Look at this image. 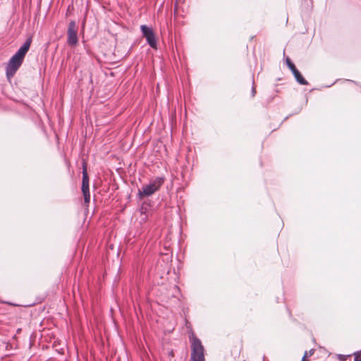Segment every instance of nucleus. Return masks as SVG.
<instances>
[{
	"mask_svg": "<svg viewBox=\"0 0 361 361\" xmlns=\"http://www.w3.org/2000/svg\"><path fill=\"white\" fill-rule=\"evenodd\" d=\"M189 341L191 348L190 360L192 361H205L204 348L200 339L192 331L189 335Z\"/></svg>",
	"mask_w": 361,
	"mask_h": 361,
	"instance_id": "1",
	"label": "nucleus"
},
{
	"mask_svg": "<svg viewBox=\"0 0 361 361\" xmlns=\"http://www.w3.org/2000/svg\"><path fill=\"white\" fill-rule=\"evenodd\" d=\"M23 62V59L20 56H17L16 54L12 56V57L9 59L6 67V74L7 78L9 79L13 77L16 71L22 65Z\"/></svg>",
	"mask_w": 361,
	"mask_h": 361,
	"instance_id": "2",
	"label": "nucleus"
},
{
	"mask_svg": "<svg viewBox=\"0 0 361 361\" xmlns=\"http://www.w3.org/2000/svg\"><path fill=\"white\" fill-rule=\"evenodd\" d=\"M140 30L142 36L145 38L147 44L152 49H157V42L155 33L151 27L146 25L140 26Z\"/></svg>",
	"mask_w": 361,
	"mask_h": 361,
	"instance_id": "3",
	"label": "nucleus"
},
{
	"mask_svg": "<svg viewBox=\"0 0 361 361\" xmlns=\"http://www.w3.org/2000/svg\"><path fill=\"white\" fill-rule=\"evenodd\" d=\"M78 27L74 20H71L67 29V44L71 47H75L78 43Z\"/></svg>",
	"mask_w": 361,
	"mask_h": 361,
	"instance_id": "4",
	"label": "nucleus"
},
{
	"mask_svg": "<svg viewBox=\"0 0 361 361\" xmlns=\"http://www.w3.org/2000/svg\"><path fill=\"white\" fill-rule=\"evenodd\" d=\"M286 63L288 68L292 72L293 75H294V78L295 80L300 84L302 85H308V82L303 78L300 72L297 69L295 64L292 62V61L287 57L286 59Z\"/></svg>",
	"mask_w": 361,
	"mask_h": 361,
	"instance_id": "5",
	"label": "nucleus"
},
{
	"mask_svg": "<svg viewBox=\"0 0 361 361\" xmlns=\"http://www.w3.org/2000/svg\"><path fill=\"white\" fill-rule=\"evenodd\" d=\"M31 43H32V38L28 37L25 41V42L23 44V45L16 52L15 54L20 56V58H22L24 60V58L30 47Z\"/></svg>",
	"mask_w": 361,
	"mask_h": 361,
	"instance_id": "6",
	"label": "nucleus"
},
{
	"mask_svg": "<svg viewBox=\"0 0 361 361\" xmlns=\"http://www.w3.org/2000/svg\"><path fill=\"white\" fill-rule=\"evenodd\" d=\"M157 190L149 183L142 188V190H139L138 196L140 199H142L144 197H149L152 195Z\"/></svg>",
	"mask_w": 361,
	"mask_h": 361,
	"instance_id": "7",
	"label": "nucleus"
},
{
	"mask_svg": "<svg viewBox=\"0 0 361 361\" xmlns=\"http://www.w3.org/2000/svg\"><path fill=\"white\" fill-rule=\"evenodd\" d=\"M82 192H85V190H90L89 186V176L87 171V166L85 163L82 164Z\"/></svg>",
	"mask_w": 361,
	"mask_h": 361,
	"instance_id": "8",
	"label": "nucleus"
},
{
	"mask_svg": "<svg viewBox=\"0 0 361 361\" xmlns=\"http://www.w3.org/2000/svg\"><path fill=\"white\" fill-rule=\"evenodd\" d=\"M165 178L164 176H158L152 179L149 184L157 191L164 184Z\"/></svg>",
	"mask_w": 361,
	"mask_h": 361,
	"instance_id": "9",
	"label": "nucleus"
},
{
	"mask_svg": "<svg viewBox=\"0 0 361 361\" xmlns=\"http://www.w3.org/2000/svg\"><path fill=\"white\" fill-rule=\"evenodd\" d=\"M84 197V202L85 204H88L90 202V190H85L82 192Z\"/></svg>",
	"mask_w": 361,
	"mask_h": 361,
	"instance_id": "10",
	"label": "nucleus"
},
{
	"mask_svg": "<svg viewBox=\"0 0 361 361\" xmlns=\"http://www.w3.org/2000/svg\"><path fill=\"white\" fill-rule=\"evenodd\" d=\"M354 355V361H361V351L355 352Z\"/></svg>",
	"mask_w": 361,
	"mask_h": 361,
	"instance_id": "11",
	"label": "nucleus"
},
{
	"mask_svg": "<svg viewBox=\"0 0 361 361\" xmlns=\"http://www.w3.org/2000/svg\"><path fill=\"white\" fill-rule=\"evenodd\" d=\"M254 79H252V90H251V96L252 97H254L256 94V89H255V87L254 86Z\"/></svg>",
	"mask_w": 361,
	"mask_h": 361,
	"instance_id": "12",
	"label": "nucleus"
},
{
	"mask_svg": "<svg viewBox=\"0 0 361 361\" xmlns=\"http://www.w3.org/2000/svg\"><path fill=\"white\" fill-rule=\"evenodd\" d=\"M348 356L339 355V360L340 361H345Z\"/></svg>",
	"mask_w": 361,
	"mask_h": 361,
	"instance_id": "13",
	"label": "nucleus"
},
{
	"mask_svg": "<svg viewBox=\"0 0 361 361\" xmlns=\"http://www.w3.org/2000/svg\"><path fill=\"white\" fill-rule=\"evenodd\" d=\"M307 357V351H305V354H304V355H303V357H302V360H301V361H307V360H306V357Z\"/></svg>",
	"mask_w": 361,
	"mask_h": 361,
	"instance_id": "14",
	"label": "nucleus"
},
{
	"mask_svg": "<svg viewBox=\"0 0 361 361\" xmlns=\"http://www.w3.org/2000/svg\"><path fill=\"white\" fill-rule=\"evenodd\" d=\"M314 349H311L309 352H307V356H311L314 354Z\"/></svg>",
	"mask_w": 361,
	"mask_h": 361,
	"instance_id": "15",
	"label": "nucleus"
},
{
	"mask_svg": "<svg viewBox=\"0 0 361 361\" xmlns=\"http://www.w3.org/2000/svg\"><path fill=\"white\" fill-rule=\"evenodd\" d=\"M346 81H350L351 82H353L354 84L357 85H360L359 82L355 81V80H346Z\"/></svg>",
	"mask_w": 361,
	"mask_h": 361,
	"instance_id": "16",
	"label": "nucleus"
},
{
	"mask_svg": "<svg viewBox=\"0 0 361 361\" xmlns=\"http://www.w3.org/2000/svg\"><path fill=\"white\" fill-rule=\"evenodd\" d=\"M263 361H265V356L263 357Z\"/></svg>",
	"mask_w": 361,
	"mask_h": 361,
	"instance_id": "17",
	"label": "nucleus"
}]
</instances>
